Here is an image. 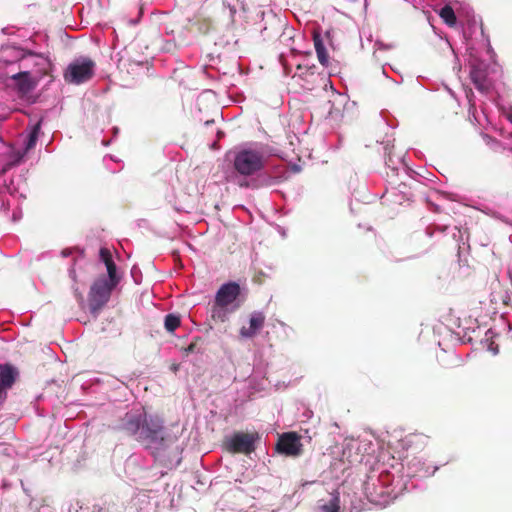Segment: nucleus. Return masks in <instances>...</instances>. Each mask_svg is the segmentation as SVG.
Wrapping results in <instances>:
<instances>
[{"instance_id": "a878e982", "label": "nucleus", "mask_w": 512, "mask_h": 512, "mask_svg": "<svg viewBox=\"0 0 512 512\" xmlns=\"http://www.w3.org/2000/svg\"><path fill=\"white\" fill-rule=\"evenodd\" d=\"M70 277L75 280V271L74 270H70Z\"/></svg>"}, {"instance_id": "2eb2a0df", "label": "nucleus", "mask_w": 512, "mask_h": 512, "mask_svg": "<svg viewBox=\"0 0 512 512\" xmlns=\"http://www.w3.org/2000/svg\"><path fill=\"white\" fill-rule=\"evenodd\" d=\"M499 109L503 117L510 122V130L500 129V134L503 135L505 139L504 145L506 148L512 151V108L510 106H499Z\"/></svg>"}, {"instance_id": "9d476101", "label": "nucleus", "mask_w": 512, "mask_h": 512, "mask_svg": "<svg viewBox=\"0 0 512 512\" xmlns=\"http://www.w3.org/2000/svg\"><path fill=\"white\" fill-rule=\"evenodd\" d=\"M19 371L11 364L0 365V403L7 397V390L12 388L17 378Z\"/></svg>"}, {"instance_id": "ddd939ff", "label": "nucleus", "mask_w": 512, "mask_h": 512, "mask_svg": "<svg viewBox=\"0 0 512 512\" xmlns=\"http://www.w3.org/2000/svg\"><path fill=\"white\" fill-rule=\"evenodd\" d=\"M143 418L141 415L127 414L122 429L131 436H138L140 433Z\"/></svg>"}, {"instance_id": "c85d7f7f", "label": "nucleus", "mask_w": 512, "mask_h": 512, "mask_svg": "<svg viewBox=\"0 0 512 512\" xmlns=\"http://www.w3.org/2000/svg\"><path fill=\"white\" fill-rule=\"evenodd\" d=\"M18 218H19V217H18V214H14L13 219H14V220H17Z\"/></svg>"}, {"instance_id": "393cba45", "label": "nucleus", "mask_w": 512, "mask_h": 512, "mask_svg": "<svg viewBox=\"0 0 512 512\" xmlns=\"http://www.w3.org/2000/svg\"><path fill=\"white\" fill-rule=\"evenodd\" d=\"M483 138H484V140L486 141L487 144H490L491 138L488 135L483 134Z\"/></svg>"}, {"instance_id": "f03ea898", "label": "nucleus", "mask_w": 512, "mask_h": 512, "mask_svg": "<svg viewBox=\"0 0 512 512\" xmlns=\"http://www.w3.org/2000/svg\"><path fill=\"white\" fill-rule=\"evenodd\" d=\"M0 63L5 65L18 63L19 69L30 70L31 75L39 80L52 70V62L47 55L25 52L15 46L2 47Z\"/></svg>"}, {"instance_id": "cd10ccee", "label": "nucleus", "mask_w": 512, "mask_h": 512, "mask_svg": "<svg viewBox=\"0 0 512 512\" xmlns=\"http://www.w3.org/2000/svg\"><path fill=\"white\" fill-rule=\"evenodd\" d=\"M18 218H19V217H18V214H14L13 219H14V220H17Z\"/></svg>"}, {"instance_id": "bb28decb", "label": "nucleus", "mask_w": 512, "mask_h": 512, "mask_svg": "<svg viewBox=\"0 0 512 512\" xmlns=\"http://www.w3.org/2000/svg\"><path fill=\"white\" fill-rule=\"evenodd\" d=\"M94 512H108V510L105 508H99L97 511Z\"/></svg>"}, {"instance_id": "1a4fd4ad", "label": "nucleus", "mask_w": 512, "mask_h": 512, "mask_svg": "<svg viewBox=\"0 0 512 512\" xmlns=\"http://www.w3.org/2000/svg\"><path fill=\"white\" fill-rule=\"evenodd\" d=\"M300 436L295 432L283 433L276 444V450L280 454L296 457L302 453Z\"/></svg>"}, {"instance_id": "6e6552de", "label": "nucleus", "mask_w": 512, "mask_h": 512, "mask_svg": "<svg viewBox=\"0 0 512 512\" xmlns=\"http://www.w3.org/2000/svg\"><path fill=\"white\" fill-rule=\"evenodd\" d=\"M470 77L475 87L481 91L486 92L490 87V82L487 78V66L484 62L476 58L472 53L469 57Z\"/></svg>"}, {"instance_id": "a211bd4d", "label": "nucleus", "mask_w": 512, "mask_h": 512, "mask_svg": "<svg viewBox=\"0 0 512 512\" xmlns=\"http://www.w3.org/2000/svg\"><path fill=\"white\" fill-rule=\"evenodd\" d=\"M441 19L450 27L456 25V15L450 5H445L439 12Z\"/></svg>"}, {"instance_id": "f8f14e48", "label": "nucleus", "mask_w": 512, "mask_h": 512, "mask_svg": "<svg viewBox=\"0 0 512 512\" xmlns=\"http://www.w3.org/2000/svg\"><path fill=\"white\" fill-rule=\"evenodd\" d=\"M20 92L26 93L32 90L39 79L31 75L30 70H21L14 72L9 76Z\"/></svg>"}, {"instance_id": "0eeeda50", "label": "nucleus", "mask_w": 512, "mask_h": 512, "mask_svg": "<svg viewBox=\"0 0 512 512\" xmlns=\"http://www.w3.org/2000/svg\"><path fill=\"white\" fill-rule=\"evenodd\" d=\"M258 433L236 432L224 442L225 448L231 453L251 454L255 451Z\"/></svg>"}, {"instance_id": "f3484780", "label": "nucleus", "mask_w": 512, "mask_h": 512, "mask_svg": "<svg viewBox=\"0 0 512 512\" xmlns=\"http://www.w3.org/2000/svg\"><path fill=\"white\" fill-rule=\"evenodd\" d=\"M223 6L229 12L231 22L235 21L236 15L244 11L243 0H224Z\"/></svg>"}, {"instance_id": "aec40b11", "label": "nucleus", "mask_w": 512, "mask_h": 512, "mask_svg": "<svg viewBox=\"0 0 512 512\" xmlns=\"http://www.w3.org/2000/svg\"><path fill=\"white\" fill-rule=\"evenodd\" d=\"M180 325V317L176 314H168L165 316L164 326L168 332H174Z\"/></svg>"}, {"instance_id": "423d86ee", "label": "nucleus", "mask_w": 512, "mask_h": 512, "mask_svg": "<svg viewBox=\"0 0 512 512\" xmlns=\"http://www.w3.org/2000/svg\"><path fill=\"white\" fill-rule=\"evenodd\" d=\"M95 62L88 57H78L70 62L64 71V80L69 84L80 85L92 79Z\"/></svg>"}, {"instance_id": "5701e85b", "label": "nucleus", "mask_w": 512, "mask_h": 512, "mask_svg": "<svg viewBox=\"0 0 512 512\" xmlns=\"http://www.w3.org/2000/svg\"><path fill=\"white\" fill-rule=\"evenodd\" d=\"M178 368H179V365H178V364H175V363L171 364V366H170V369H171L173 372H176V371L178 370Z\"/></svg>"}, {"instance_id": "4be33fe9", "label": "nucleus", "mask_w": 512, "mask_h": 512, "mask_svg": "<svg viewBox=\"0 0 512 512\" xmlns=\"http://www.w3.org/2000/svg\"><path fill=\"white\" fill-rule=\"evenodd\" d=\"M498 349H499V348H498V346H497V345H496V346H494V343H493V342H492V343L490 344V346L488 347L489 352H493V353L498 352Z\"/></svg>"}, {"instance_id": "9b49d317", "label": "nucleus", "mask_w": 512, "mask_h": 512, "mask_svg": "<svg viewBox=\"0 0 512 512\" xmlns=\"http://www.w3.org/2000/svg\"><path fill=\"white\" fill-rule=\"evenodd\" d=\"M265 314L262 311H254L250 314L247 325L240 329V336L245 339L254 337L263 328L265 323Z\"/></svg>"}, {"instance_id": "39448f33", "label": "nucleus", "mask_w": 512, "mask_h": 512, "mask_svg": "<svg viewBox=\"0 0 512 512\" xmlns=\"http://www.w3.org/2000/svg\"><path fill=\"white\" fill-rule=\"evenodd\" d=\"M163 421L158 417L144 415L137 440L148 449L159 450L165 446Z\"/></svg>"}, {"instance_id": "20e7f679", "label": "nucleus", "mask_w": 512, "mask_h": 512, "mask_svg": "<svg viewBox=\"0 0 512 512\" xmlns=\"http://www.w3.org/2000/svg\"><path fill=\"white\" fill-rule=\"evenodd\" d=\"M264 159L261 147H245L236 152L233 164L240 175L251 176L263 168Z\"/></svg>"}, {"instance_id": "f257e3e1", "label": "nucleus", "mask_w": 512, "mask_h": 512, "mask_svg": "<svg viewBox=\"0 0 512 512\" xmlns=\"http://www.w3.org/2000/svg\"><path fill=\"white\" fill-rule=\"evenodd\" d=\"M100 260L104 263L107 276H100L94 280L88 294L89 308L92 314H97L110 300L112 291L120 282L116 265L109 249L101 248Z\"/></svg>"}, {"instance_id": "b1692460", "label": "nucleus", "mask_w": 512, "mask_h": 512, "mask_svg": "<svg viewBox=\"0 0 512 512\" xmlns=\"http://www.w3.org/2000/svg\"><path fill=\"white\" fill-rule=\"evenodd\" d=\"M482 118H483V119H484L488 124H491V122H490V120H489L488 116L485 114V112H484V111H482Z\"/></svg>"}, {"instance_id": "4468645a", "label": "nucleus", "mask_w": 512, "mask_h": 512, "mask_svg": "<svg viewBox=\"0 0 512 512\" xmlns=\"http://www.w3.org/2000/svg\"><path fill=\"white\" fill-rule=\"evenodd\" d=\"M39 131H40V123H37L27 132L25 139H24V143H23V145H24L23 151L19 152L17 154V156H18L17 160H20L21 158H23L24 155L29 150L34 148V146L36 145L37 139H38Z\"/></svg>"}, {"instance_id": "6ab92c4d", "label": "nucleus", "mask_w": 512, "mask_h": 512, "mask_svg": "<svg viewBox=\"0 0 512 512\" xmlns=\"http://www.w3.org/2000/svg\"><path fill=\"white\" fill-rule=\"evenodd\" d=\"M324 512H339L340 511V496L338 492L332 494L330 501L322 506Z\"/></svg>"}, {"instance_id": "7ed1b4c3", "label": "nucleus", "mask_w": 512, "mask_h": 512, "mask_svg": "<svg viewBox=\"0 0 512 512\" xmlns=\"http://www.w3.org/2000/svg\"><path fill=\"white\" fill-rule=\"evenodd\" d=\"M240 286L236 282H228L220 286L215 295L212 307V317L221 322L227 319V313L233 312L240 307L238 297Z\"/></svg>"}, {"instance_id": "412c9836", "label": "nucleus", "mask_w": 512, "mask_h": 512, "mask_svg": "<svg viewBox=\"0 0 512 512\" xmlns=\"http://www.w3.org/2000/svg\"><path fill=\"white\" fill-rule=\"evenodd\" d=\"M468 102H469V119L471 122H475L478 125H482L481 118L476 114L475 103L472 101V98L469 94H467Z\"/></svg>"}, {"instance_id": "dca6fc26", "label": "nucleus", "mask_w": 512, "mask_h": 512, "mask_svg": "<svg viewBox=\"0 0 512 512\" xmlns=\"http://www.w3.org/2000/svg\"><path fill=\"white\" fill-rule=\"evenodd\" d=\"M313 41L319 63L324 67H328L329 57L321 36L314 34Z\"/></svg>"}]
</instances>
